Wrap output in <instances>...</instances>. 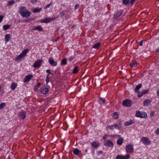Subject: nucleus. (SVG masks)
Instances as JSON below:
<instances>
[{
    "mask_svg": "<svg viewBox=\"0 0 159 159\" xmlns=\"http://www.w3.org/2000/svg\"><path fill=\"white\" fill-rule=\"evenodd\" d=\"M31 14L30 11H28L25 7H20V15L24 18L28 17Z\"/></svg>",
    "mask_w": 159,
    "mask_h": 159,
    "instance_id": "obj_1",
    "label": "nucleus"
},
{
    "mask_svg": "<svg viewBox=\"0 0 159 159\" xmlns=\"http://www.w3.org/2000/svg\"><path fill=\"white\" fill-rule=\"evenodd\" d=\"M135 115L136 116L140 118H146L147 117V114L145 112L137 111Z\"/></svg>",
    "mask_w": 159,
    "mask_h": 159,
    "instance_id": "obj_2",
    "label": "nucleus"
},
{
    "mask_svg": "<svg viewBox=\"0 0 159 159\" xmlns=\"http://www.w3.org/2000/svg\"><path fill=\"white\" fill-rule=\"evenodd\" d=\"M56 19V17H52L50 18H46L45 19H42L40 20V22L42 23H49V22L53 21L55 20Z\"/></svg>",
    "mask_w": 159,
    "mask_h": 159,
    "instance_id": "obj_3",
    "label": "nucleus"
},
{
    "mask_svg": "<svg viewBox=\"0 0 159 159\" xmlns=\"http://www.w3.org/2000/svg\"><path fill=\"white\" fill-rule=\"evenodd\" d=\"M126 151L127 152H132L134 150V146L132 144H129L125 146Z\"/></svg>",
    "mask_w": 159,
    "mask_h": 159,
    "instance_id": "obj_4",
    "label": "nucleus"
},
{
    "mask_svg": "<svg viewBox=\"0 0 159 159\" xmlns=\"http://www.w3.org/2000/svg\"><path fill=\"white\" fill-rule=\"evenodd\" d=\"M132 103V102L129 99H125L124 100L123 102L122 105L125 107H129L131 106Z\"/></svg>",
    "mask_w": 159,
    "mask_h": 159,
    "instance_id": "obj_5",
    "label": "nucleus"
},
{
    "mask_svg": "<svg viewBox=\"0 0 159 159\" xmlns=\"http://www.w3.org/2000/svg\"><path fill=\"white\" fill-rule=\"evenodd\" d=\"M104 145L106 146L112 148L113 146V142L109 140L104 141Z\"/></svg>",
    "mask_w": 159,
    "mask_h": 159,
    "instance_id": "obj_6",
    "label": "nucleus"
},
{
    "mask_svg": "<svg viewBox=\"0 0 159 159\" xmlns=\"http://www.w3.org/2000/svg\"><path fill=\"white\" fill-rule=\"evenodd\" d=\"M141 141L145 145H148L151 143V141L146 137H143L141 139Z\"/></svg>",
    "mask_w": 159,
    "mask_h": 159,
    "instance_id": "obj_7",
    "label": "nucleus"
},
{
    "mask_svg": "<svg viewBox=\"0 0 159 159\" xmlns=\"http://www.w3.org/2000/svg\"><path fill=\"white\" fill-rule=\"evenodd\" d=\"M43 61L41 59L37 60L33 64V66L34 68H39L41 65V63Z\"/></svg>",
    "mask_w": 159,
    "mask_h": 159,
    "instance_id": "obj_8",
    "label": "nucleus"
},
{
    "mask_svg": "<svg viewBox=\"0 0 159 159\" xmlns=\"http://www.w3.org/2000/svg\"><path fill=\"white\" fill-rule=\"evenodd\" d=\"M123 12V11L122 10H120L118 11L116 13L114 14V18L117 19L119 16H120L122 14Z\"/></svg>",
    "mask_w": 159,
    "mask_h": 159,
    "instance_id": "obj_9",
    "label": "nucleus"
},
{
    "mask_svg": "<svg viewBox=\"0 0 159 159\" xmlns=\"http://www.w3.org/2000/svg\"><path fill=\"white\" fill-rule=\"evenodd\" d=\"M48 62L51 65L53 66H56L57 64V62H55L52 58H49Z\"/></svg>",
    "mask_w": 159,
    "mask_h": 159,
    "instance_id": "obj_10",
    "label": "nucleus"
},
{
    "mask_svg": "<svg viewBox=\"0 0 159 159\" xmlns=\"http://www.w3.org/2000/svg\"><path fill=\"white\" fill-rule=\"evenodd\" d=\"M33 77L32 75H28L25 76L24 82H29Z\"/></svg>",
    "mask_w": 159,
    "mask_h": 159,
    "instance_id": "obj_11",
    "label": "nucleus"
},
{
    "mask_svg": "<svg viewBox=\"0 0 159 159\" xmlns=\"http://www.w3.org/2000/svg\"><path fill=\"white\" fill-rule=\"evenodd\" d=\"M48 89L46 88H42L40 90V92L43 94H47L48 93Z\"/></svg>",
    "mask_w": 159,
    "mask_h": 159,
    "instance_id": "obj_12",
    "label": "nucleus"
},
{
    "mask_svg": "<svg viewBox=\"0 0 159 159\" xmlns=\"http://www.w3.org/2000/svg\"><path fill=\"white\" fill-rule=\"evenodd\" d=\"M92 145L94 148H97L100 145V143L97 141H94L92 143Z\"/></svg>",
    "mask_w": 159,
    "mask_h": 159,
    "instance_id": "obj_13",
    "label": "nucleus"
},
{
    "mask_svg": "<svg viewBox=\"0 0 159 159\" xmlns=\"http://www.w3.org/2000/svg\"><path fill=\"white\" fill-rule=\"evenodd\" d=\"M142 87V85L141 84H139L138 85L136 86L135 89V92L139 94V89Z\"/></svg>",
    "mask_w": 159,
    "mask_h": 159,
    "instance_id": "obj_14",
    "label": "nucleus"
},
{
    "mask_svg": "<svg viewBox=\"0 0 159 159\" xmlns=\"http://www.w3.org/2000/svg\"><path fill=\"white\" fill-rule=\"evenodd\" d=\"M151 102V101L149 99H146L143 101V104L144 106L148 107Z\"/></svg>",
    "mask_w": 159,
    "mask_h": 159,
    "instance_id": "obj_15",
    "label": "nucleus"
},
{
    "mask_svg": "<svg viewBox=\"0 0 159 159\" xmlns=\"http://www.w3.org/2000/svg\"><path fill=\"white\" fill-rule=\"evenodd\" d=\"M29 51V50L28 49H25L23 51L22 53L20 54V59L22 58L25 57L26 55Z\"/></svg>",
    "mask_w": 159,
    "mask_h": 159,
    "instance_id": "obj_16",
    "label": "nucleus"
},
{
    "mask_svg": "<svg viewBox=\"0 0 159 159\" xmlns=\"http://www.w3.org/2000/svg\"><path fill=\"white\" fill-rule=\"evenodd\" d=\"M149 91V89H148L146 90H143L140 94H138V97L139 98H140L144 94H146V93H148Z\"/></svg>",
    "mask_w": 159,
    "mask_h": 159,
    "instance_id": "obj_17",
    "label": "nucleus"
},
{
    "mask_svg": "<svg viewBox=\"0 0 159 159\" xmlns=\"http://www.w3.org/2000/svg\"><path fill=\"white\" fill-rule=\"evenodd\" d=\"M26 112L23 111H20V119H23L26 117Z\"/></svg>",
    "mask_w": 159,
    "mask_h": 159,
    "instance_id": "obj_18",
    "label": "nucleus"
},
{
    "mask_svg": "<svg viewBox=\"0 0 159 159\" xmlns=\"http://www.w3.org/2000/svg\"><path fill=\"white\" fill-rule=\"evenodd\" d=\"M119 138L117 141V143L118 145H120L122 144L124 139L123 138L120 137Z\"/></svg>",
    "mask_w": 159,
    "mask_h": 159,
    "instance_id": "obj_19",
    "label": "nucleus"
},
{
    "mask_svg": "<svg viewBox=\"0 0 159 159\" xmlns=\"http://www.w3.org/2000/svg\"><path fill=\"white\" fill-rule=\"evenodd\" d=\"M130 66L131 68L136 67L137 66V63L135 61H132L130 63Z\"/></svg>",
    "mask_w": 159,
    "mask_h": 159,
    "instance_id": "obj_20",
    "label": "nucleus"
},
{
    "mask_svg": "<svg viewBox=\"0 0 159 159\" xmlns=\"http://www.w3.org/2000/svg\"><path fill=\"white\" fill-rule=\"evenodd\" d=\"M33 30H38L39 31H42V28L40 25H38L36 27H34L32 29Z\"/></svg>",
    "mask_w": 159,
    "mask_h": 159,
    "instance_id": "obj_21",
    "label": "nucleus"
},
{
    "mask_svg": "<svg viewBox=\"0 0 159 159\" xmlns=\"http://www.w3.org/2000/svg\"><path fill=\"white\" fill-rule=\"evenodd\" d=\"M116 128L117 127V126L116 125H111L110 126L109 125H108L106 127V128H109L111 130L113 129V128Z\"/></svg>",
    "mask_w": 159,
    "mask_h": 159,
    "instance_id": "obj_22",
    "label": "nucleus"
},
{
    "mask_svg": "<svg viewBox=\"0 0 159 159\" xmlns=\"http://www.w3.org/2000/svg\"><path fill=\"white\" fill-rule=\"evenodd\" d=\"M133 123L132 120H130L129 121H127L125 122V126H129L131 125Z\"/></svg>",
    "mask_w": 159,
    "mask_h": 159,
    "instance_id": "obj_23",
    "label": "nucleus"
},
{
    "mask_svg": "<svg viewBox=\"0 0 159 159\" xmlns=\"http://www.w3.org/2000/svg\"><path fill=\"white\" fill-rule=\"evenodd\" d=\"M17 86V84L15 83H13L11 85V89L12 90H14L16 89Z\"/></svg>",
    "mask_w": 159,
    "mask_h": 159,
    "instance_id": "obj_24",
    "label": "nucleus"
},
{
    "mask_svg": "<svg viewBox=\"0 0 159 159\" xmlns=\"http://www.w3.org/2000/svg\"><path fill=\"white\" fill-rule=\"evenodd\" d=\"M100 45V43L99 42L97 43L93 46V48H98Z\"/></svg>",
    "mask_w": 159,
    "mask_h": 159,
    "instance_id": "obj_25",
    "label": "nucleus"
},
{
    "mask_svg": "<svg viewBox=\"0 0 159 159\" xmlns=\"http://www.w3.org/2000/svg\"><path fill=\"white\" fill-rule=\"evenodd\" d=\"M113 117L114 119H117L118 117V113L116 112L114 113L113 114Z\"/></svg>",
    "mask_w": 159,
    "mask_h": 159,
    "instance_id": "obj_26",
    "label": "nucleus"
},
{
    "mask_svg": "<svg viewBox=\"0 0 159 159\" xmlns=\"http://www.w3.org/2000/svg\"><path fill=\"white\" fill-rule=\"evenodd\" d=\"M41 8H35L33 9V11L34 13L39 12L41 11Z\"/></svg>",
    "mask_w": 159,
    "mask_h": 159,
    "instance_id": "obj_27",
    "label": "nucleus"
},
{
    "mask_svg": "<svg viewBox=\"0 0 159 159\" xmlns=\"http://www.w3.org/2000/svg\"><path fill=\"white\" fill-rule=\"evenodd\" d=\"M67 64V60L66 59H63L61 61V65H65Z\"/></svg>",
    "mask_w": 159,
    "mask_h": 159,
    "instance_id": "obj_28",
    "label": "nucleus"
},
{
    "mask_svg": "<svg viewBox=\"0 0 159 159\" xmlns=\"http://www.w3.org/2000/svg\"><path fill=\"white\" fill-rule=\"evenodd\" d=\"M10 25H4L3 26V30H6L8 29L10 27Z\"/></svg>",
    "mask_w": 159,
    "mask_h": 159,
    "instance_id": "obj_29",
    "label": "nucleus"
},
{
    "mask_svg": "<svg viewBox=\"0 0 159 159\" xmlns=\"http://www.w3.org/2000/svg\"><path fill=\"white\" fill-rule=\"evenodd\" d=\"M122 2L124 5H127L129 4V0H123Z\"/></svg>",
    "mask_w": 159,
    "mask_h": 159,
    "instance_id": "obj_30",
    "label": "nucleus"
},
{
    "mask_svg": "<svg viewBox=\"0 0 159 159\" xmlns=\"http://www.w3.org/2000/svg\"><path fill=\"white\" fill-rule=\"evenodd\" d=\"M6 106V104L5 102L2 103L0 104V109H2L4 108Z\"/></svg>",
    "mask_w": 159,
    "mask_h": 159,
    "instance_id": "obj_31",
    "label": "nucleus"
},
{
    "mask_svg": "<svg viewBox=\"0 0 159 159\" xmlns=\"http://www.w3.org/2000/svg\"><path fill=\"white\" fill-rule=\"evenodd\" d=\"M78 67L77 66H75L72 72L74 74H76L78 72Z\"/></svg>",
    "mask_w": 159,
    "mask_h": 159,
    "instance_id": "obj_32",
    "label": "nucleus"
},
{
    "mask_svg": "<svg viewBox=\"0 0 159 159\" xmlns=\"http://www.w3.org/2000/svg\"><path fill=\"white\" fill-rule=\"evenodd\" d=\"M80 152V151L77 148L75 149L73 151L74 153L76 155H78Z\"/></svg>",
    "mask_w": 159,
    "mask_h": 159,
    "instance_id": "obj_33",
    "label": "nucleus"
},
{
    "mask_svg": "<svg viewBox=\"0 0 159 159\" xmlns=\"http://www.w3.org/2000/svg\"><path fill=\"white\" fill-rule=\"evenodd\" d=\"M111 137L112 138H120V135H118V134H112L111 135Z\"/></svg>",
    "mask_w": 159,
    "mask_h": 159,
    "instance_id": "obj_34",
    "label": "nucleus"
},
{
    "mask_svg": "<svg viewBox=\"0 0 159 159\" xmlns=\"http://www.w3.org/2000/svg\"><path fill=\"white\" fill-rule=\"evenodd\" d=\"M14 2V0H11L8 1V2L7 4L8 6H10L12 5Z\"/></svg>",
    "mask_w": 159,
    "mask_h": 159,
    "instance_id": "obj_35",
    "label": "nucleus"
},
{
    "mask_svg": "<svg viewBox=\"0 0 159 159\" xmlns=\"http://www.w3.org/2000/svg\"><path fill=\"white\" fill-rule=\"evenodd\" d=\"M10 38V35L8 34H7L5 35L6 41L7 42H8Z\"/></svg>",
    "mask_w": 159,
    "mask_h": 159,
    "instance_id": "obj_36",
    "label": "nucleus"
},
{
    "mask_svg": "<svg viewBox=\"0 0 159 159\" xmlns=\"http://www.w3.org/2000/svg\"><path fill=\"white\" fill-rule=\"evenodd\" d=\"M116 159H124L123 156L121 155H117L116 157Z\"/></svg>",
    "mask_w": 159,
    "mask_h": 159,
    "instance_id": "obj_37",
    "label": "nucleus"
},
{
    "mask_svg": "<svg viewBox=\"0 0 159 159\" xmlns=\"http://www.w3.org/2000/svg\"><path fill=\"white\" fill-rule=\"evenodd\" d=\"M130 155L129 154H127L126 156H123L124 159H128L130 157Z\"/></svg>",
    "mask_w": 159,
    "mask_h": 159,
    "instance_id": "obj_38",
    "label": "nucleus"
},
{
    "mask_svg": "<svg viewBox=\"0 0 159 159\" xmlns=\"http://www.w3.org/2000/svg\"><path fill=\"white\" fill-rule=\"evenodd\" d=\"M48 75L47 76L46 78V84H48V83L49 81V78L48 77Z\"/></svg>",
    "mask_w": 159,
    "mask_h": 159,
    "instance_id": "obj_39",
    "label": "nucleus"
},
{
    "mask_svg": "<svg viewBox=\"0 0 159 159\" xmlns=\"http://www.w3.org/2000/svg\"><path fill=\"white\" fill-rule=\"evenodd\" d=\"M115 125H116L117 126V127H116L117 129H120V128H121V125L120 124H115Z\"/></svg>",
    "mask_w": 159,
    "mask_h": 159,
    "instance_id": "obj_40",
    "label": "nucleus"
},
{
    "mask_svg": "<svg viewBox=\"0 0 159 159\" xmlns=\"http://www.w3.org/2000/svg\"><path fill=\"white\" fill-rule=\"evenodd\" d=\"M52 2H51L50 3L47 5L45 6L46 8H48L51 5H52Z\"/></svg>",
    "mask_w": 159,
    "mask_h": 159,
    "instance_id": "obj_41",
    "label": "nucleus"
},
{
    "mask_svg": "<svg viewBox=\"0 0 159 159\" xmlns=\"http://www.w3.org/2000/svg\"><path fill=\"white\" fill-rule=\"evenodd\" d=\"M38 0H30L31 2L33 4H35Z\"/></svg>",
    "mask_w": 159,
    "mask_h": 159,
    "instance_id": "obj_42",
    "label": "nucleus"
},
{
    "mask_svg": "<svg viewBox=\"0 0 159 159\" xmlns=\"http://www.w3.org/2000/svg\"><path fill=\"white\" fill-rule=\"evenodd\" d=\"M74 57H70V58L69 59V61H71L72 60H73L74 59Z\"/></svg>",
    "mask_w": 159,
    "mask_h": 159,
    "instance_id": "obj_43",
    "label": "nucleus"
},
{
    "mask_svg": "<svg viewBox=\"0 0 159 159\" xmlns=\"http://www.w3.org/2000/svg\"><path fill=\"white\" fill-rule=\"evenodd\" d=\"M64 15L65 13L63 11H61L60 13V15H61V17H62Z\"/></svg>",
    "mask_w": 159,
    "mask_h": 159,
    "instance_id": "obj_44",
    "label": "nucleus"
},
{
    "mask_svg": "<svg viewBox=\"0 0 159 159\" xmlns=\"http://www.w3.org/2000/svg\"><path fill=\"white\" fill-rule=\"evenodd\" d=\"M100 100H102V102L103 103H104L105 102L106 100L105 99H103V98H100Z\"/></svg>",
    "mask_w": 159,
    "mask_h": 159,
    "instance_id": "obj_45",
    "label": "nucleus"
},
{
    "mask_svg": "<svg viewBox=\"0 0 159 159\" xmlns=\"http://www.w3.org/2000/svg\"><path fill=\"white\" fill-rule=\"evenodd\" d=\"M20 60V55H19L18 57L16 58V61H19Z\"/></svg>",
    "mask_w": 159,
    "mask_h": 159,
    "instance_id": "obj_46",
    "label": "nucleus"
},
{
    "mask_svg": "<svg viewBox=\"0 0 159 159\" xmlns=\"http://www.w3.org/2000/svg\"><path fill=\"white\" fill-rule=\"evenodd\" d=\"M79 5L78 4H77L75 5L74 8L75 9H76L79 7Z\"/></svg>",
    "mask_w": 159,
    "mask_h": 159,
    "instance_id": "obj_47",
    "label": "nucleus"
},
{
    "mask_svg": "<svg viewBox=\"0 0 159 159\" xmlns=\"http://www.w3.org/2000/svg\"><path fill=\"white\" fill-rule=\"evenodd\" d=\"M156 134H159V129H157L155 131Z\"/></svg>",
    "mask_w": 159,
    "mask_h": 159,
    "instance_id": "obj_48",
    "label": "nucleus"
},
{
    "mask_svg": "<svg viewBox=\"0 0 159 159\" xmlns=\"http://www.w3.org/2000/svg\"><path fill=\"white\" fill-rule=\"evenodd\" d=\"M154 115V113L153 112H151L150 113V116H153Z\"/></svg>",
    "mask_w": 159,
    "mask_h": 159,
    "instance_id": "obj_49",
    "label": "nucleus"
},
{
    "mask_svg": "<svg viewBox=\"0 0 159 159\" xmlns=\"http://www.w3.org/2000/svg\"><path fill=\"white\" fill-rule=\"evenodd\" d=\"M3 16H0V20L2 21V19H3Z\"/></svg>",
    "mask_w": 159,
    "mask_h": 159,
    "instance_id": "obj_50",
    "label": "nucleus"
},
{
    "mask_svg": "<svg viewBox=\"0 0 159 159\" xmlns=\"http://www.w3.org/2000/svg\"><path fill=\"white\" fill-rule=\"evenodd\" d=\"M46 72L48 73V74H52V73L50 72V70L49 69H48L46 70Z\"/></svg>",
    "mask_w": 159,
    "mask_h": 159,
    "instance_id": "obj_51",
    "label": "nucleus"
},
{
    "mask_svg": "<svg viewBox=\"0 0 159 159\" xmlns=\"http://www.w3.org/2000/svg\"><path fill=\"white\" fill-rule=\"evenodd\" d=\"M143 41L142 40L140 42L139 45L140 46H142L143 45Z\"/></svg>",
    "mask_w": 159,
    "mask_h": 159,
    "instance_id": "obj_52",
    "label": "nucleus"
},
{
    "mask_svg": "<svg viewBox=\"0 0 159 159\" xmlns=\"http://www.w3.org/2000/svg\"><path fill=\"white\" fill-rule=\"evenodd\" d=\"M28 19L29 22H30V21H32L34 20V19L33 18H30V19Z\"/></svg>",
    "mask_w": 159,
    "mask_h": 159,
    "instance_id": "obj_53",
    "label": "nucleus"
},
{
    "mask_svg": "<svg viewBox=\"0 0 159 159\" xmlns=\"http://www.w3.org/2000/svg\"><path fill=\"white\" fill-rule=\"evenodd\" d=\"M135 0H131L130 1V3L131 4H133V3H134V2Z\"/></svg>",
    "mask_w": 159,
    "mask_h": 159,
    "instance_id": "obj_54",
    "label": "nucleus"
},
{
    "mask_svg": "<svg viewBox=\"0 0 159 159\" xmlns=\"http://www.w3.org/2000/svg\"><path fill=\"white\" fill-rule=\"evenodd\" d=\"M23 21H24L25 22H29L28 19L27 20H23Z\"/></svg>",
    "mask_w": 159,
    "mask_h": 159,
    "instance_id": "obj_55",
    "label": "nucleus"
},
{
    "mask_svg": "<svg viewBox=\"0 0 159 159\" xmlns=\"http://www.w3.org/2000/svg\"><path fill=\"white\" fill-rule=\"evenodd\" d=\"M103 153V152L102 151H100L98 152V154H101Z\"/></svg>",
    "mask_w": 159,
    "mask_h": 159,
    "instance_id": "obj_56",
    "label": "nucleus"
},
{
    "mask_svg": "<svg viewBox=\"0 0 159 159\" xmlns=\"http://www.w3.org/2000/svg\"><path fill=\"white\" fill-rule=\"evenodd\" d=\"M156 52H159V48H158L156 50Z\"/></svg>",
    "mask_w": 159,
    "mask_h": 159,
    "instance_id": "obj_57",
    "label": "nucleus"
},
{
    "mask_svg": "<svg viewBox=\"0 0 159 159\" xmlns=\"http://www.w3.org/2000/svg\"><path fill=\"white\" fill-rule=\"evenodd\" d=\"M157 92L158 96H159V89L157 90Z\"/></svg>",
    "mask_w": 159,
    "mask_h": 159,
    "instance_id": "obj_58",
    "label": "nucleus"
},
{
    "mask_svg": "<svg viewBox=\"0 0 159 159\" xmlns=\"http://www.w3.org/2000/svg\"><path fill=\"white\" fill-rule=\"evenodd\" d=\"M41 84L40 83H38L37 84L38 87H39Z\"/></svg>",
    "mask_w": 159,
    "mask_h": 159,
    "instance_id": "obj_59",
    "label": "nucleus"
},
{
    "mask_svg": "<svg viewBox=\"0 0 159 159\" xmlns=\"http://www.w3.org/2000/svg\"><path fill=\"white\" fill-rule=\"evenodd\" d=\"M102 139H103L105 140L106 139V136H104L103 137Z\"/></svg>",
    "mask_w": 159,
    "mask_h": 159,
    "instance_id": "obj_60",
    "label": "nucleus"
},
{
    "mask_svg": "<svg viewBox=\"0 0 159 159\" xmlns=\"http://www.w3.org/2000/svg\"><path fill=\"white\" fill-rule=\"evenodd\" d=\"M59 38H57V40H57L59 39Z\"/></svg>",
    "mask_w": 159,
    "mask_h": 159,
    "instance_id": "obj_61",
    "label": "nucleus"
},
{
    "mask_svg": "<svg viewBox=\"0 0 159 159\" xmlns=\"http://www.w3.org/2000/svg\"><path fill=\"white\" fill-rule=\"evenodd\" d=\"M85 151H86V152H87V150H85Z\"/></svg>",
    "mask_w": 159,
    "mask_h": 159,
    "instance_id": "obj_62",
    "label": "nucleus"
},
{
    "mask_svg": "<svg viewBox=\"0 0 159 159\" xmlns=\"http://www.w3.org/2000/svg\"><path fill=\"white\" fill-rule=\"evenodd\" d=\"M1 21L0 20V23L1 22Z\"/></svg>",
    "mask_w": 159,
    "mask_h": 159,
    "instance_id": "obj_63",
    "label": "nucleus"
},
{
    "mask_svg": "<svg viewBox=\"0 0 159 159\" xmlns=\"http://www.w3.org/2000/svg\"><path fill=\"white\" fill-rule=\"evenodd\" d=\"M1 21L0 20V23L1 22Z\"/></svg>",
    "mask_w": 159,
    "mask_h": 159,
    "instance_id": "obj_64",
    "label": "nucleus"
}]
</instances>
